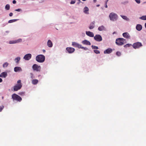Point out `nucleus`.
<instances>
[{"instance_id":"nucleus-8","label":"nucleus","mask_w":146,"mask_h":146,"mask_svg":"<svg viewBox=\"0 0 146 146\" xmlns=\"http://www.w3.org/2000/svg\"><path fill=\"white\" fill-rule=\"evenodd\" d=\"M94 39L97 41L100 42L102 40V36L99 35H97L94 37Z\"/></svg>"},{"instance_id":"nucleus-18","label":"nucleus","mask_w":146,"mask_h":146,"mask_svg":"<svg viewBox=\"0 0 146 146\" xmlns=\"http://www.w3.org/2000/svg\"><path fill=\"white\" fill-rule=\"evenodd\" d=\"M14 70L15 72L21 71L22 70L21 68L20 67H16L14 68Z\"/></svg>"},{"instance_id":"nucleus-33","label":"nucleus","mask_w":146,"mask_h":146,"mask_svg":"<svg viewBox=\"0 0 146 146\" xmlns=\"http://www.w3.org/2000/svg\"><path fill=\"white\" fill-rule=\"evenodd\" d=\"M94 52L95 53H96V54H97L100 53V51L98 50H94Z\"/></svg>"},{"instance_id":"nucleus-12","label":"nucleus","mask_w":146,"mask_h":146,"mask_svg":"<svg viewBox=\"0 0 146 146\" xmlns=\"http://www.w3.org/2000/svg\"><path fill=\"white\" fill-rule=\"evenodd\" d=\"M72 46L75 47H77L79 48L81 47V45L75 42H73L72 43Z\"/></svg>"},{"instance_id":"nucleus-32","label":"nucleus","mask_w":146,"mask_h":146,"mask_svg":"<svg viewBox=\"0 0 146 146\" xmlns=\"http://www.w3.org/2000/svg\"><path fill=\"white\" fill-rule=\"evenodd\" d=\"M92 49H98V46H95L92 45Z\"/></svg>"},{"instance_id":"nucleus-37","label":"nucleus","mask_w":146,"mask_h":146,"mask_svg":"<svg viewBox=\"0 0 146 146\" xmlns=\"http://www.w3.org/2000/svg\"><path fill=\"white\" fill-rule=\"evenodd\" d=\"M4 108V106H0V111H1Z\"/></svg>"},{"instance_id":"nucleus-47","label":"nucleus","mask_w":146,"mask_h":146,"mask_svg":"<svg viewBox=\"0 0 146 146\" xmlns=\"http://www.w3.org/2000/svg\"><path fill=\"white\" fill-rule=\"evenodd\" d=\"M109 0H106V4H107V2H108V1Z\"/></svg>"},{"instance_id":"nucleus-14","label":"nucleus","mask_w":146,"mask_h":146,"mask_svg":"<svg viewBox=\"0 0 146 146\" xmlns=\"http://www.w3.org/2000/svg\"><path fill=\"white\" fill-rule=\"evenodd\" d=\"M112 51V50L111 48H108L104 51V54H110Z\"/></svg>"},{"instance_id":"nucleus-20","label":"nucleus","mask_w":146,"mask_h":146,"mask_svg":"<svg viewBox=\"0 0 146 146\" xmlns=\"http://www.w3.org/2000/svg\"><path fill=\"white\" fill-rule=\"evenodd\" d=\"M48 46L50 47H51L52 46V43L51 40H49L47 43Z\"/></svg>"},{"instance_id":"nucleus-40","label":"nucleus","mask_w":146,"mask_h":146,"mask_svg":"<svg viewBox=\"0 0 146 146\" xmlns=\"http://www.w3.org/2000/svg\"><path fill=\"white\" fill-rule=\"evenodd\" d=\"M25 94V92H21L20 94H19L21 95H24Z\"/></svg>"},{"instance_id":"nucleus-2","label":"nucleus","mask_w":146,"mask_h":146,"mask_svg":"<svg viewBox=\"0 0 146 146\" xmlns=\"http://www.w3.org/2000/svg\"><path fill=\"white\" fill-rule=\"evenodd\" d=\"M22 86L21 80H19L17 81V84L13 87V90L14 91H17L20 89Z\"/></svg>"},{"instance_id":"nucleus-30","label":"nucleus","mask_w":146,"mask_h":146,"mask_svg":"<svg viewBox=\"0 0 146 146\" xmlns=\"http://www.w3.org/2000/svg\"><path fill=\"white\" fill-rule=\"evenodd\" d=\"M131 45H132L131 44H127L126 45L124 46V47L125 48H126L127 47H129Z\"/></svg>"},{"instance_id":"nucleus-3","label":"nucleus","mask_w":146,"mask_h":146,"mask_svg":"<svg viewBox=\"0 0 146 146\" xmlns=\"http://www.w3.org/2000/svg\"><path fill=\"white\" fill-rule=\"evenodd\" d=\"M36 60L38 62L40 63L43 62L45 60V57L42 54H40L37 55L36 57Z\"/></svg>"},{"instance_id":"nucleus-38","label":"nucleus","mask_w":146,"mask_h":146,"mask_svg":"<svg viewBox=\"0 0 146 146\" xmlns=\"http://www.w3.org/2000/svg\"><path fill=\"white\" fill-rule=\"evenodd\" d=\"M135 1L138 4L140 3V0H135Z\"/></svg>"},{"instance_id":"nucleus-51","label":"nucleus","mask_w":146,"mask_h":146,"mask_svg":"<svg viewBox=\"0 0 146 146\" xmlns=\"http://www.w3.org/2000/svg\"><path fill=\"white\" fill-rule=\"evenodd\" d=\"M115 33V32H114L113 33V34H114V33Z\"/></svg>"},{"instance_id":"nucleus-13","label":"nucleus","mask_w":146,"mask_h":146,"mask_svg":"<svg viewBox=\"0 0 146 146\" xmlns=\"http://www.w3.org/2000/svg\"><path fill=\"white\" fill-rule=\"evenodd\" d=\"M122 35L125 38L128 39H130V36L128 33H123Z\"/></svg>"},{"instance_id":"nucleus-54","label":"nucleus","mask_w":146,"mask_h":146,"mask_svg":"<svg viewBox=\"0 0 146 146\" xmlns=\"http://www.w3.org/2000/svg\"><path fill=\"white\" fill-rule=\"evenodd\" d=\"M1 49V48H0V49Z\"/></svg>"},{"instance_id":"nucleus-7","label":"nucleus","mask_w":146,"mask_h":146,"mask_svg":"<svg viewBox=\"0 0 146 146\" xmlns=\"http://www.w3.org/2000/svg\"><path fill=\"white\" fill-rule=\"evenodd\" d=\"M32 68L34 70L37 72L40 71L41 69L40 66L36 64H35L33 66Z\"/></svg>"},{"instance_id":"nucleus-27","label":"nucleus","mask_w":146,"mask_h":146,"mask_svg":"<svg viewBox=\"0 0 146 146\" xmlns=\"http://www.w3.org/2000/svg\"><path fill=\"white\" fill-rule=\"evenodd\" d=\"M17 20V19L10 20L8 21V23H11L16 21Z\"/></svg>"},{"instance_id":"nucleus-39","label":"nucleus","mask_w":146,"mask_h":146,"mask_svg":"<svg viewBox=\"0 0 146 146\" xmlns=\"http://www.w3.org/2000/svg\"><path fill=\"white\" fill-rule=\"evenodd\" d=\"M75 2H76L75 1H71L70 2V4H74L75 3Z\"/></svg>"},{"instance_id":"nucleus-19","label":"nucleus","mask_w":146,"mask_h":146,"mask_svg":"<svg viewBox=\"0 0 146 146\" xmlns=\"http://www.w3.org/2000/svg\"><path fill=\"white\" fill-rule=\"evenodd\" d=\"M142 26L140 24L137 25L136 28V29L138 31H140L142 29Z\"/></svg>"},{"instance_id":"nucleus-29","label":"nucleus","mask_w":146,"mask_h":146,"mask_svg":"<svg viewBox=\"0 0 146 146\" xmlns=\"http://www.w3.org/2000/svg\"><path fill=\"white\" fill-rule=\"evenodd\" d=\"M8 65L9 64L7 62H6L3 64V66L4 68H5L7 67Z\"/></svg>"},{"instance_id":"nucleus-24","label":"nucleus","mask_w":146,"mask_h":146,"mask_svg":"<svg viewBox=\"0 0 146 146\" xmlns=\"http://www.w3.org/2000/svg\"><path fill=\"white\" fill-rule=\"evenodd\" d=\"M98 29L100 31H102L105 30V28L104 26L102 25L99 27Z\"/></svg>"},{"instance_id":"nucleus-45","label":"nucleus","mask_w":146,"mask_h":146,"mask_svg":"<svg viewBox=\"0 0 146 146\" xmlns=\"http://www.w3.org/2000/svg\"><path fill=\"white\" fill-rule=\"evenodd\" d=\"M79 1V2L78 3V4H79L81 2V1H80H80Z\"/></svg>"},{"instance_id":"nucleus-9","label":"nucleus","mask_w":146,"mask_h":146,"mask_svg":"<svg viewBox=\"0 0 146 146\" xmlns=\"http://www.w3.org/2000/svg\"><path fill=\"white\" fill-rule=\"evenodd\" d=\"M66 50L69 53H72L75 51V49L72 47H67Z\"/></svg>"},{"instance_id":"nucleus-34","label":"nucleus","mask_w":146,"mask_h":146,"mask_svg":"<svg viewBox=\"0 0 146 146\" xmlns=\"http://www.w3.org/2000/svg\"><path fill=\"white\" fill-rule=\"evenodd\" d=\"M121 53L119 51H117L116 53V54L118 56H119L121 55Z\"/></svg>"},{"instance_id":"nucleus-11","label":"nucleus","mask_w":146,"mask_h":146,"mask_svg":"<svg viewBox=\"0 0 146 146\" xmlns=\"http://www.w3.org/2000/svg\"><path fill=\"white\" fill-rule=\"evenodd\" d=\"M22 39H19L17 40H11L9 41V43L10 44H15L22 41Z\"/></svg>"},{"instance_id":"nucleus-43","label":"nucleus","mask_w":146,"mask_h":146,"mask_svg":"<svg viewBox=\"0 0 146 146\" xmlns=\"http://www.w3.org/2000/svg\"><path fill=\"white\" fill-rule=\"evenodd\" d=\"M3 81V80H2V79L1 78H0V82H2Z\"/></svg>"},{"instance_id":"nucleus-42","label":"nucleus","mask_w":146,"mask_h":146,"mask_svg":"<svg viewBox=\"0 0 146 146\" xmlns=\"http://www.w3.org/2000/svg\"><path fill=\"white\" fill-rule=\"evenodd\" d=\"M16 3V1L15 0H13V4H15Z\"/></svg>"},{"instance_id":"nucleus-16","label":"nucleus","mask_w":146,"mask_h":146,"mask_svg":"<svg viewBox=\"0 0 146 146\" xmlns=\"http://www.w3.org/2000/svg\"><path fill=\"white\" fill-rule=\"evenodd\" d=\"M7 74L6 72H4L1 74H0V77L5 78L7 76Z\"/></svg>"},{"instance_id":"nucleus-26","label":"nucleus","mask_w":146,"mask_h":146,"mask_svg":"<svg viewBox=\"0 0 146 146\" xmlns=\"http://www.w3.org/2000/svg\"><path fill=\"white\" fill-rule=\"evenodd\" d=\"M20 60V57H17L15 58V60L17 63H18Z\"/></svg>"},{"instance_id":"nucleus-35","label":"nucleus","mask_w":146,"mask_h":146,"mask_svg":"<svg viewBox=\"0 0 146 146\" xmlns=\"http://www.w3.org/2000/svg\"><path fill=\"white\" fill-rule=\"evenodd\" d=\"M15 11H16L19 12V11H22V9H15Z\"/></svg>"},{"instance_id":"nucleus-48","label":"nucleus","mask_w":146,"mask_h":146,"mask_svg":"<svg viewBox=\"0 0 146 146\" xmlns=\"http://www.w3.org/2000/svg\"><path fill=\"white\" fill-rule=\"evenodd\" d=\"M97 0H94V2L96 3V2Z\"/></svg>"},{"instance_id":"nucleus-21","label":"nucleus","mask_w":146,"mask_h":146,"mask_svg":"<svg viewBox=\"0 0 146 146\" xmlns=\"http://www.w3.org/2000/svg\"><path fill=\"white\" fill-rule=\"evenodd\" d=\"M95 23V22L94 21L92 22L90 24V27H89V29H92L94 28Z\"/></svg>"},{"instance_id":"nucleus-5","label":"nucleus","mask_w":146,"mask_h":146,"mask_svg":"<svg viewBox=\"0 0 146 146\" xmlns=\"http://www.w3.org/2000/svg\"><path fill=\"white\" fill-rule=\"evenodd\" d=\"M109 17L110 20L114 21L117 19L118 16L115 13H111L110 14Z\"/></svg>"},{"instance_id":"nucleus-46","label":"nucleus","mask_w":146,"mask_h":146,"mask_svg":"<svg viewBox=\"0 0 146 146\" xmlns=\"http://www.w3.org/2000/svg\"><path fill=\"white\" fill-rule=\"evenodd\" d=\"M105 7H106V8H107V7H108L107 5V4H106Z\"/></svg>"},{"instance_id":"nucleus-6","label":"nucleus","mask_w":146,"mask_h":146,"mask_svg":"<svg viewBox=\"0 0 146 146\" xmlns=\"http://www.w3.org/2000/svg\"><path fill=\"white\" fill-rule=\"evenodd\" d=\"M142 46V44L141 42H137L135 43L132 45L133 48L135 49L139 48Z\"/></svg>"},{"instance_id":"nucleus-10","label":"nucleus","mask_w":146,"mask_h":146,"mask_svg":"<svg viewBox=\"0 0 146 146\" xmlns=\"http://www.w3.org/2000/svg\"><path fill=\"white\" fill-rule=\"evenodd\" d=\"M32 56L31 54H26L24 57L23 58L25 60H29Z\"/></svg>"},{"instance_id":"nucleus-25","label":"nucleus","mask_w":146,"mask_h":146,"mask_svg":"<svg viewBox=\"0 0 146 146\" xmlns=\"http://www.w3.org/2000/svg\"><path fill=\"white\" fill-rule=\"evenodd\" d=\"M121 16L122 17V18L123 19L127 21L129 20V19L126 16H125L124 15H121Z\"/></svg>"},{"instance_id":"nucleus-4","label":"nucleus","mask_w":146,"mask_h":146,"mask_svg":"<svg viewBox=\"0 0 146 146\" xmlns=\"http://www.w3.org/2000/svg\"><path fill=\"white\" fill-rule=\"evenodd\" d=\"M12 98L13 100H16L18 102H20L22 100V99L19 96L17 95L16 94H13L12 95Z\"/></svg>"},{"instance_id":"nucleus-1","label":"nucleus","mask_w":146,"mask_h":146,"mask_svg":"<svg viewBox=\"0 0 146 146\" xmlns=\"http://www.w3.org/2000/svg\"><path fill=\"white\" fill-rule=\"evenodd\" d=\"M126 40L122 38H118L116 40L115 43L118 46H121L126 43Z\"/></svg>"},{"instance_id":"nucleus-53","label":"nucleus","mask_w":146,"mask_h":146,"mask_svg":"<svg viewBox=\"0 0 146 146\" xmlns=\"http://www.w3.org/2000/svg\"><path fill=\"white\" fill-rule=\"evenodd\" d=\"M78 1H80V0H78Z\"/></svg>"},{"instance_id":"nucleus-17","label":"nucleus","mask_w":146,"mask_h":146,"mask_svg":"<svg viewBox=\"0 0 146 146\" xmlns=\"http://www.w3.org/2000/svg\"><path fill=\"white\" fill-rule=\"evenodd\" d=\"M82 43L84 44L90 45H91L90 42L87 40H85L82 41Z\"/></svg>"},{"instance_id":"nucleus-28","label":"nucleus","mask_w":146,"mask_h":146,"mask_svg":"<svg viewBox=\"0 0 146 146\" xmlns=\"http://www.w3.org/2000/svg\"><path fill=\"white\" fill-rule=\"evenodd\" d=\"M10 5L8 4L6 5L5 6V9L7 10H9L10 9Z\"/></svg>"},{"instance_id":"nucleus-52","label":"nucleus","mask_w":146,"mask_h":146,"mask_svg":"<svg viewBox=\"0 0 146 146\" xmlns=\"http://www.w3.org/2000/svg\"><path fill=\"white\" fill-rule=\"evenodd\" d=\"M3 97H2V99H3Z\"/></svg>"},{"instance_id":"nucleus-44","label":"nucleus","mask_w":146,"mask_h":146,"mask_svg":"<svg viewBox=\"0 0 146 146\" xmlns=\"http://www.w3.org/2000/svg\"><path fill=\"white\" fill-rule=\"evenodd\" d=\"M42 51L44 53H45L46 51H45V50L43 49L42 50Z\"/></svg>"},{"instance_id":"nucleus-41","label":"nucleus","mask_w":146,"mask_h":146,"mask_svg":"<svg viewBox=\"0 0 146 146\" xmlns=\"http://www.w3.org/2000/svg\"><path fill=\"white\" fill-rule=\"evenodd\" d=\"M13 15V13H10L9 14V15L10 17L12 16Z\"/></svg>"},{"instance_id":"nucleus-49","label":"nucleus","mask_w":146,"mask_h":146,"mask_svg":"<svg viewBox=\"0 0 146 146\" xmlns=\"http://www.w3.org/2000/svg\"><path fill=\"white\" fill-rule=\"evenodd\" d=\"M145 28H146V23L145 24Z\"/></svg>"},{"instance_id":"nucleus-36","label":"nucleus","mask_w":146,"mask_h":146,"mask_svg":"<svg viewBox=\"0 0 146 146\" xmlns=\"http://www.w3.org/2000/svg\"><path fill=\"white\" fill-rule=\"evenodd\" d=\"M80 48H81L82 49H83L84 50H88V48L86 47H82V45H81V47Z\"/></svg>"},{"instance_id":"nucleus-22","label":"nucleus","mask_w":146,"mask_h":146,"mask_svg":"<svg viewBox=\"0 0 146 146\" xmlns=\"http://www.w3.org/2000/svg\"><path fill=\"white\" fill-rule=\"evenodd\" d=\"M84 13L87 14H88V11H89V9L88 7H84Z\"/></svg>"},{"instance_id":"nucleus-50","label":"nucleus","mask_w":146,"mask_h":146,"mask_svg":"<svg viewBox=\"0 0 146 146\" xmlns=\"http://www.w3.org/2000/svg\"><path fill=\"white\" fill-rule=\"evenodd\" d=\"M100 6V5H97V7H99Z\"/></svg>"},{"instance_id":"nucleus-31","label":"nucleus","mask_w":146,"mask_h":146,"mask_svg":"<svg viewBox=\"0 0 146 146\" xmlns=\"http://www.w3.org/2000/svg\"><path fill=\"white\" fill-rule=\"evenodd\" d=\"M140 19L143 20H146V15L142 16L141 17Z\"/></svg>"},{"instance_id":"nucleus-15","label":"nucleus","mask_w":146,"mask_h":146,"mask_svg":"<svg viewBox=\"0 0 146 146\" xmlns=\"http://www.w3.org/2000/svg\"><path fill=\"white\" fill-rule=\"evenodd\" d=\"M86 35L88 36L91 37H93L94 36V33L90 31H86Z\"/></svg>"},{"instance_id":"nucleus-23","label":"nucleus","mask_w":146,"mask_h":146,"mask_svg":"<svg viewBox=\"0 0 146 146\" xmlns=\"http://www.w3.org/2000/svg\"><path fill=\"white\" fill-rule=\"evenodd\" d=\"M38 82V80L37 79H34L32 80V83L33 84L35 85Z\"/></svg>"}]
</instances>
